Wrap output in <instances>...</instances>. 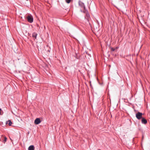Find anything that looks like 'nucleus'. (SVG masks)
<instances>
[{
    "mask_svg": "<svg viewBox=\"0 0 150 150\" xmlns=\"http://www.w3.org/2000/svg\"><path fill=\"white\" fill-rule=\"evenodd\" d=\"M142 113L139 112H138L136 114V116L138 119L140 120L141 118H142Z\"/></svg>",
    "mask_w": 150,
    "mask_h": 150,
    "instance_id": "obj_1",
    "label": "nucleus"
},
{
    "mask_svg": "<svg viewBox=\"0 0 150 150\" xmlns=\"http://www.w3.org/2000/svg\"><path fill=\"white\" fill-rule=\"evenodd\" d=\"M84 13H85L86 15L85 16V18L87 20L88 22L89 21V19L90 18V15L87 11H83Z\"/></svg>",
    "mask_w": 150,
    "mask_h": 150,
    "instance_id": "obj_2",
    "label": "nucleus"
},
{
    "mask_svg": "<svg viewBox=\"0 0 150 150\" xmlns=\"http://www.w3.org/2000/svg\"><path fill=\"white\" fill-rule=\"evenodd\" d=\"M27 18L29 23H32L33 22V18L32 16H27Z\"/></svg>",
    "mask_w": 150,
    "mask_h": 150,
    "instance_id": "obj_3",
    "label": "nucleus"
},
{
    "mask_svg": "<svg viewBox=\"0 0 150 150\" xmlns=\"http://www.w3.org/2000/svg\"><path fill=\"white\" fill-rule=\"evenodd\" d=\"M41 122L40 118H37L35 119L34 121V123L36 125H38Z\"/></svg>",
    "mask_w": 150,
    "mask_h": 150,
    "instance_id": "obj_4",
    "label": "nucleus"
},
{
    "mask_svg": "<svg viewBox=\"0 0 150 150\" xmlns=\"http://www.w3.org/2000/svg\"><path fill=\"white\" fill-rule=\"evenodd\" d=\"M79 5L81 7H83L84 9L85 8L84 4L81 1L79 2Z\"/></svg>",
    "mask_w": 150,
    "mask_h": 150,
    "instance_id": "obj_5",
    "label": "nucleus"
},
{
    "mask_svg": "<svg viewBox=\"0 0 150 150\" xmlns=\"http://www.w3.org/2000/svg\"><path fill=\"white\" fill-rule=\"evenodd\" d=\"M147 122V120L144 118H142V123L144 124H146Z\"/></svg>",
    "mask_w": 150,
    "mask_h": 150,
    "instance_id": "obj_6",
    "label": "nucleus"
},
{
    "mask_svg": "<svg viewBox=\"0 0 150 150\" xmlns=\"http://www.w3.org/2000/svg\"><path fill=\"white\" fill-rule=\"evenodd\" d=\"M34 147L33 145H31L28 148V150H34Z\"/></svg>",
    "mask_w": 150,
    "mask_h": 150,
    "instance_id": "obj_7",
    "label": "nucleus"
},
{
    "mask_svg": "<svg viewBox=\"0 0 150 150\" xmlns=\"http://www.w3.org/2000/svg\"><path fill=\"white\" fill-rule=\"evenodd\" d=\"M37 34L36 33H33L32 34V37L34 38H35L36 39L37 36Z\"/></svg>",
    "mask_w": 150,
    "mask_h": 150,
    "instance_id": "obj_8",
    "label": "nucleus"
},
{
    "mask_svg": "<svg viewBox=\"0 0 150 150\" xmlns=\"http://www.w3.org/2000/svg\"><path fill=\"white\" fill-rule=\"evenodd\" d=\"M8 125L9 126H11L12 124V122H11V120H8Z\"/></svg>",
    "mask_w": 150,
    "mask_h": 150,
    "instance_id": "obj_9",
    "label": "nucleus"
},
{
    "mask_svg": "<svg viewBox=\"0 0 150 150\" xmlns=\"http://www.w3.org/2000/svg\"><path fill=\"white\" fill-rule=\"evenodd\" d=\"M71 0H65L66 2L68 4L70 3V2H71Z\"/></svg>",
    "mask_w": 150,
    "mask_h": 150,
    "instance_id": "obj_10",
    "label": "nucleus"
},
{
    "mask_svg": "<svg viewBox=\"0 0 150 150\" xmlns=\"http://www.w3.org/2000/svg\"><path fill=\"white\" fill-rule=\"evenodd\" d=\"M7 140V138L6 137H4V143L5 142H6Z\"/></svg>",
    "mask_w": 150,
    "mask_h": 150,
    "instance_id": "obj_11",
    "label": "nucleus"
},
{
    "mask_svg": "<svg viewBox=\"0 0 150 150\" xmlns=\"http://www.w3.org/2000/svg\"><path fill=\"white\" fill-rule=\"evenodd\" d=\"M111 50L112 51H114L115 50V49L112 48V47H111Z\"/></svg>",
    "mask_w": 150,
    "mask_h": 150,
    "instance_id": "obj_12",
    "label": "nucleus"
},
{
    "mask_svg": "<svg viewBox=\"0 0 150 150\" xmlns=\"http://www.w3.org/2000/svg\"><path fill=\"white\" fill-rule=\"evenodd\" d=\"M1 108H0V115H1Z\"/></svg>",
    "mask_w": 150,
    "mask_h": 150,
    "instance_id": "obj_13",
    "label": "nucleus"
},
{
    "mask_svg": "<svg viewBox=\"0 0 150 150\" xmlns=\"http://www.w3.org/2000/svg\"><path fill=\"white\" fill-rule=\"evenodd\" d=\"M27 1H28V0H26Z\"/></svg>",
    "mask_w": 150,
    "mask_h": 150,
    "instance_id": "obj_14",
    "label": "nucleus"
}]
</instances>
